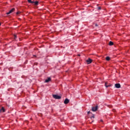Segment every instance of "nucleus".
Segmentation results:
<instances>
[{
    "label": "nucleus",
    "instance_id": "obj_1",
    "mask_svg": "<svg viewBox=\"0 0 130 130\" xmlns=\"http://www.w3.org/2000/svg\"><path fill=\"white\" fill-rule=\"evenodd\" d=\"M52 96L54 98V99H61V96L57 94H53Z\"/></svg>",
    "mask_w": 130,
    "mask_h": 130
},
{
    "label": "nucleus",
    "instance_id": "obj_2",
    "mask_svg": "<svg viewBox=\"0 0 130 130\" xmlns=\"http://www.w3.org/2000/svg\"><path fill=\"white\" fill-rule=\"evenodd\" d=\"M92 61H93V60H92L90 58L86 60V62H87V64H90V63H91Z\"/></svg>",
    "mask_w": 130,
    "mask_h": 130
},
{
    "label": "nucleus",
    "instance_id": "obj_3",
    "mask_svg": "<svg viewBox=\"0 0 130 130\" xmlns=\"http://www.w3.org/2000/svg\"><path fill=\"white\" fill-rule=\"evenodd\" d=\"M98 110V106H96L95 107H92V111H97Z\"/></svg>",
    "mask_w": 130,
    "mask_h": 130
},
{
    "label": "nucleus",
    "instance_id": "obj_4",
    "mask_svg": "<svg viewBox=\"0 0 130 130\" xmlns=\"http://www.w3.org/2000/svg\"><path fill=\"white\" fill-rule=\"evenodd\" d=\"M14 11H15V8H12L9 12H7L6 14L7 15H10V14H12Z\"/></svg>",
    "mask_w": 130,
    "mask_h": 130
},
{
    "label": "nucleus",
    "instance_id": "obj_5",
    "mask_svg": "<svg viewBox=\"0 0 130 130\" xmlns=\"http://www.w3.org/2000/svg\"><path fill=\"white\" fill-rule=\"evenodd\" d=\"M115 87L117 88V89H119L120 88V84L119 83H116L115 84Z\"/></svg>",
    "mask_w": 130,
    "mask_h": 130
},
{
    "label": "nucleus",
    "instance_id": "obj_6",
    "mask_svg": "<svg viewBox=\"0 0 130 130\" xmlns=\"http://www.w3.org/2000/svg\"><path fill=\"white\" fill-rule=\"evenodd\" d=\"M69 102H70V100L68 99H66L64 101V104H68L69 103Z\"/></svg>",
    "mask_w": 130,
    "mask_h": 130
},
{
    "label": "nucleus",
    "instance_id": "obj_7",
    "mask_svg": "<svg viewBox=\"0 0 130 130\" xmlns=\"http://www.w3.org/2000/svg\"><path fill=\"white\" fill-rule=\"evenodd\" d=\"M51 81V78L50 77L48 78L45 81V83H48V82H50Z\"/></svg>",
    "mask_w": 130,
    "mask_h": 130
},
{
    "label": "nucleus",
    "instance_id": "obj_8",
    "mask_svg": "<svg viewBox=\"0 0 130 130\" xmlns=\"http://www.w3.org/2000/svg\"><path fill=\"white\" fill-rule=\"evenodd\" d=\"M5 110L4 107H2V108L0 109V112H5Z\"/></svg>",
    "mask_w": 130,
    "mask_h": 130
},
{
    "label": "nucleus",
    "instance_id": "obj_9",
    "mask_svg": "<svg viewBox=\"0 0 130 130\" xmlns=\"http://www.w3.org/2000/svg\"><path fill=\"white\" fill-rule=\"evenodd\" d=\"M39 3V2L38 1H36V2L34 1V5H35V6H38Z\"/></svg>",
    "mask_w": 130,
    "mask_h": 130
},
{
    "label": "nucleus",
    "instance_id": "obj_10",
    "mask_svg": "<svg viewBox=\"0 0 130 130\" xmlns=\"http://www.w3.org/2000/svg\"><path fill=\"white\" fill-rule=\"evenodd\" d=\"M109 45H110V46H112V45H113V42L110 41L109 43Z\"/></svg>",
    "mask_w": 130,
    "mask_h": 130
},
{
    "label": "nucleus",
    "instance_id": "obj_11",
    "mask_svg": "<svg viewBox=\"0 0 130 130\" xmlns=\"http://www.w3.org/2000/svg\"><path fill=\"white\" fill-rule=\"evenodd\" d=\"M28 2L30 4H34V1H32L31 0H27Z\"/></svg>",
    "mask_w": 130,
    "mask_h": 130
},
{
    "label": "nucleus",
    "instance_id": "obj_12",
    "mask_svg": "<svg viewBox=\"0 0 130 130\" xmlns=\"http://www.w3.org/2000/svg\"><path fill=\"white\" fill-rule=\"evenodd\" d=\"M105 86L106 87V88H108V87H110V85H107V82L105 83Z\"/></svg>",
    "mask_w": 130,
    "mask_h": 130
},
{
    "label": "nucleus",
    "instance_id": "obj_13",
    "mask_svg": "<svg viewBox=\"0 0 130 130\" xmlns=\"http://www.w3.org/2000/svg\"><path fill=\"white\" fill-rule=\"evenodd\" d=\"M106 60H108V61L110 60V57H109V56H107L106 57Z\"/></svg>",
    "mask_w": 130,
    "mask_h": 130
},
{
    "label": "nucleus",
    "instance_id": "obj_14",
    "mask_svg": "<svg viewBox=\"0 0 130 130\" xmlns=\"http://www.w3.org/2000/svg\"><path fill=\"white\" fill-rule=\"evenodd\" d=\"M14 37L15 40H16V39H17V37L16 35H14Z\"/></svg>",
    "mask_w": 130,
    "mask_h": 130
},
{
    "label": "nucleus",
    "instance_id": "obj_15",
    "mask_svg": "<svg viewBox=\"0 0 130 130\" xmlns=\"http://www.w3.org/2000/svg\"><path fill=\"white\" fill-rule=\"evenodd\" d=\"M98 10L99 11L100 10H101V7H98Z\"/></svg>",
    "mask_w": 130,
    "mask_h": 130
},
{
    "label": "nucleus",
    "instance_id": "obj_16",
    "mask_svg": "<svg viewBox=\"0 0 130 130\" xmlns=\"http://www.w3.org/2000/svg\"><path fill=\"white\" fill-rule=\"evenodd\" d=\"M92 118H95V116H94V115L92 116L91 118H92Z\"/></svg>",
    "mask_w": 130,
    "mask_h": 130
},
{
    "label": "nucleus",
    "instance_id": "obj_17",
    "mask_svg": "<svg viewBox=\"0 0 130 130\" xmlns=\"http://www.w3.org/2000/svg\"><path fill=\"white\" fill-rule=\"evenodd\" d=\"M20 12L18 11V12H17L16 13V14L19 15V14H20Z\"/></svg>",
    "mask_w": 130,
    "mask_h": 130
},
{
    "label": "nucleus",
    "instance_id": "obj_18",
    "mask_svg": "<svg viewBox=\"0 0 130 130\" xmlns=\"http://www.w3.org/2000/svg\"><path fill=\"white\" fill-rule=\"evenodd\" d=\"M95 27H98V24H95Z\"/></svg>",
    "mask_w": 130,
    "mask_h": 130
},
{
    "label": "nucleus",
    "instance_id": "obj_19",
    "mask_svg": "<svg viewBox=\"0 0 130 130\" xmlns=\"http://www.w3.org/2000/svg\"><path fill=\"white\" fill-rule=\"evenodd\" d=\"M87 114H90V111H88V112H87Z\"/></svg>",
    "mask_w": 130,
    "mask_h": 130
},
{
    "label": "nucleus",
    "instance_id": "obj_20",
    "mask_svg": "<svg viewBox=\"0 0 130 130\" xmlns=\"http://www.w3.org/2000/svg\"><path fill=\"white\" fill-rule=\"evenodd\" d=\"M101 121L102 122H103V120L101 119Z\"/></svg>",
    "mask_w": 130,
    "mask_h": 130
},
{
    "label": "nucleus",
    "instance_id": "obj_21",
    "mask_svg": "<svg viewBox=\"0 0 130 130\" xmlns=\"http://www.w3.org/2000/svg\"><path fill=\"white\" fill-rule=\"evenodd\" d=\"M78 56H81V55H80V54H78Z\"/></svg>",
    "mask_w": 130,
    "mask_h": 130
},
{
    "label": "nucleus",
    "instance_id": "obj_22",
    "mask_svg": "<svg viewBox=\"0 0 130 130\" xmlns=\"http://www.w3.org/2000/svg\"><path fill=\"white\" fill-rule=\"evenodd\" d=\"M114 112H115V110H113Z\"/></svg>",
    "mask_w": 130,
    "mask_h": 130
},
{
    "label": "nucleus",
    "instance_id": "obj_23",
    "mask_svg": "<svg viewBox=\"0 0 130 130\" xmlns=\"http://www.w3.org/2000/svg\"><path fill=\"white\" fill-rule=\"evenodd\" d=\"M1 25H2V24H1V22H0V26H1Z\"/></svg>",
    "mask_w": 130,
    "mask_h": 130
}]
</instances>
